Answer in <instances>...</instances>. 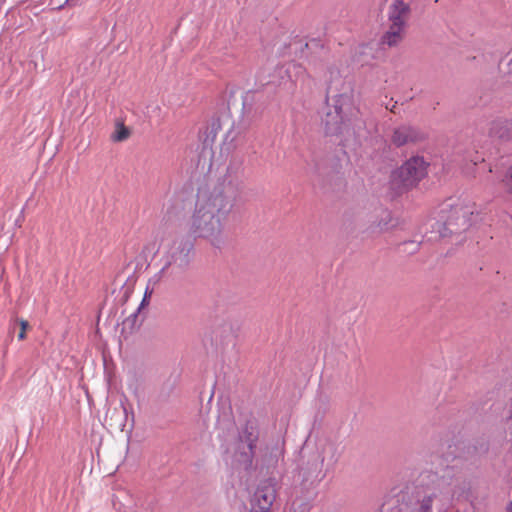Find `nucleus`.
<instances>
[{
  "mask_svg": "<svg viewBox=\"0 0 512 512\" xmlns=\"http://www.w3.org/2000/svg\"><path fill=\"white\" fill-rule=\"evenodd\" d=\"M237 196L238 186L226 178L208 193L199 195L192 215L191 233L195 237L209 239L213 246L219 248L223 244L224 222Z\"/></svg>",
  "mask_w": 512,
  "mask_h": 512,
  "instance_id": "nucleus-1",
  "label": "nucleus"
},
{
  "mask_svg": "<svg viewBox=\"0 0 512 512\" xmlns=\"http://www.w3.org/2000/svg\"><path fill=\"white\" fill-rule=\"evenodd\" d=\"M327 84L325 107L321 123L326 135L339 136L344 140L356 137L364 123L359 110L354 106L353 97L344 88V80L339 71L330 70Z\"/></svg>",
  "mask_w": 512,
  "mask_h": 512,
  "instance_id": "nucleus-2",
  "label": "nucleus"
},
{
  "mask_svg": "<svg viewBox=\"0 0 512 512\" xmlns=\"http://www.w3.org/2000/svg\"><path fill=\"white\" fill-rule=\"evenodd\" d=\"M477 209L474 202L463 197H450L439 206L437 220L432 225V232L439 238H455L461 242V235L475 222Z\"/></svg>",
  "mask_w": 512,
  "mask_h": 512,
  "instance_id": "nucleus-3",
  "label": "nucleus"
},
{
  "mask_svg": "<svg viewBox=\"0 0 512 512\" xmlns=\"http://www.w3.org/2000/svg\"><path fill=\"white\" fill-rule=\"evenodd\" d=\"M455 477V468H445L428 475L431 486L416 489L411 495H403V512H433V504L443 496L451 495L450 486Z\"/></svg>",
  "mask_w": 512,
  "mask_h": 512,
  "instance_id": "nucleus-4",
  "label": "nucleus"
},
{
  "mask_svg": "<svg viewBox=\"0 0 512 512\" xmlns=\"http://www.w3.org/2000/svg\"><path fill=\"white\" fill-rule=\"evenodd\" d=\"M194 256V242L190 237L175 238L161 258L163 263L161 269L149 282L153 280L156 283L161 278L180 279L190 268Z\"/></svg>",
  "mask_w": 512,
  "mask_h": 512,
  "instance_id": "nucleus-5",
  "label": "nucleus"
},
{
  "mask_svg": "<svg viewBox=\"0 0 512 512\" xmlns=\"http://www.w3.org/2000/svg\"><path fill=\"white\" fill-rule=\"evenodd\" d=\"M429 163L424 157L416 155L407 159L391 175V184L399 190L415 187L428 173Z\"/></svg>",
  "mask_w": 512,
  "mask_h": 512,
  "instance_id": "nucleus-6",
  "label": "nucleus"
},
{
  "mask_svg": "<svg viewBox=\"0 0 512 512\" xmlns=\"http://www.w3.org/2000/svg\"><path fill=\"white\" fill-rule=\"evenodd\" d=\"M259 434V426L255 419L247 420L238 432L236 457L246 470L253 465Z\"/></svg>",
  "mask_w": 512,
  "mask_h": 512,
  "instance_id": "nucleus-7",
  "label": "nucleus"
},
{
  "mask_svg": "<svg viewBox=\"0 0 512 512\" xmlns=\"http://www.w3.org/2000/svg\"><path fill=\"white\" fill-rule=\"evenodd\" d=\"M305 68L295 62H289L276 67L272 80L269 82L277 85H287L288 83H296L300 78H304Z\"/></svg>",
  "mask_w": 512,
  "mask_h": 512,
  "instance_id": "nucleus-8",
  "label": "nucleus"
},
{
  "mask_svg": "<svg viewBox=\"0 0 512 512\" xmlns=\"http://www.w3.org/2000/svg\"><path fill=\"white\" fill-rule=\"evenodd\" d=\"M328 448L331 451L332 455L325 465L324 472L322 471V468L324 467L325 458L321 453L316 454L313 463H308L310 465L308 467L309 474L312 475L313 473H316L315 478H317L319 481L323 480L326 477L327 473L331 469H333V467L335 466L339 459V456L337 455V448L335 447V445L329 444Z\"/></svg>",
  "mask_w": 512,
  "mask_h": 512,
  "instance_id": "nucleus-9",
  "label": "nucleus"
},
{
  "mask_svg": "<svg viewBox=\"0 0 512 512\" xmlns=\"http://www.w3.org/2000/svg\"><path fill=\"white\" fill-rule=\"evenodd\" d=\"M275 499L276 490L274 485L268 482H263L257 487L254 493L252 507L255 506L257 509L271 511V507Z\"/></svg>",
  "mask_w": 512,
  "mask_h": 512,
  "instance_id": "nucleus-10",
  "label": "nucleus"
},
{
  "mask_svg": "<svg viewBox=\"0 0 512 512\" xmlns=\"http://www.w3.org/2000/svg\"><path fill=\"white\" fill-rule=\"evenodd\" d=\"M425 134L415 127L402 125L396 128L392 135V142L397 147L404 146L408 143H416L422 141Z\"/></svg>",
  "mask_w": 512,
  "mask_h": 512,
  "instance_id": "nucleus-11",
  "label": "nucleus"
},
{
  "mask_svg": "<svg viewBox=\"0 0 512 512\" xmlns=\"http://www.w3.org/2000/svg\"><path fill=\"white\" fill-rule=\"evenodd\" d=\"M489 137L501 141L512 139V119L498 117L493 120L489 128Z\"/></svg>",
  "mask_w": 512,
  "mask_h": 512,
  "instance_id": "nucleus-12",
  "label": "nucleus"
},
{
  "mask_svg": "<svg viewBox=\"0 0 512 512\" xmlns=\"http://www.w3.org/2000/svg\"><path fill=\"white\" fill-rule=\"evenodd\" d=\"M410 13L409 4L403 0H394L389 7L388 17L391 24L397 23L401 27H405L406 18Z\"/></svg>",
  "mask_w": 512,
  "mask_h": 512,
  "instance_id": "nucleus-13",
  "label": "nucleus"
},
{
  "mask_svg": "<svg viewBox=\"0 0 512 512\" xmlns=\"http://www.w3.org/2000/svg\"><path fill=\"white\" fill-rule=\"evenodd\" d=\"M404 27L399 26L397 23L391 24L388 31L381 37V44L388 45L389 47L396 46L402 39V32Z\"/></svg>",
  "mask_w": 512,
  "mask_h": 512,
  "instance_id": "nucleus-14",
  "label": "nucleus"
},
{
  "mask_svg": "<svg viewBox=\"0 0 512 512\" xmlns=\"http://www.w3.org/2000/svg\"><path fill=\"white\" fill-rule=\"evenodd\" d=\"M219 129H220V123H219L218 119L213 120L211 125L206 127L205 138L203 139V145L205 147L212 145Z\"/></svg>",
  "mask_w": 512,
  "mask_h": 512,
  "instance_id": "nucleus-15",
  "label": "nucleus"
},
{
  "mask_svg": "<svg viewBox=\"0 0 512 512\" xmlns=\"http://www.w3.org/2000/svg\"><path fill=\"white\" fill-rule=\"evenodd\" d=\"M129 136V130L123 125H119L112 135V139L116 142H121L127 139Z\"/></svg>",
  "mask_w": 512,
  "mask_h": 512,
  "instance_id": "nucleus-16",
  "label": "nucleus"
},
{
  "mask_svg": "<svg viewBox=\"0 0 512 512\" xmlns=\"http://www.w3.org/2000/svg\"><path fill=\"white\" fill-rule=\"evenodd\" d=\"M140 311L138 309L123 321V329L133 330L137 326Z\"/></svg>",
  "mask_w": 512,
  "mask_h": 512,
  "instance_id": "nucleus-17",
  "label": "nucleus"
},
{
  "mask_svg": "<svg viewBox=\"0 0 512 512\" xmlns=\"http://www.w3.org/2000/svg\"><path fill=\"white\" fill-rule=\"evenodd\" d=\"M217 425L219 428L222 427L223 430L229 431L234 428L235 423L229 415H224L222 418L218 419Z\"/></svg>",
  "mask_w": 512,
  "mask_h": 512,
  "instance_id": "nucleus-18",
  "label": "nucleus"
},
{
  "mask_svg": "<svg viewBox=\"0 0 512 512\" xmlns=\"http://www.w3.org/2000/svg\"><path fill=\"white\" fill-rule=\"evenodd\" d=\"M152 294H153V289L150 288L149 284H148L145 289L142 301H141L140 305L138 306V311H141L143 308H145L146 306L149 305L150 298H151Z\"/></svg>",
  "mask_w": 512,
  "mask_h": 512,
  "instance_id": "nucleus-19",
  "label": "nucleus"
},
{
  "mask_svg": "<svg viewBox=\"0 0 512 512\" xmlns=\"http://www.w3.org/2000/svg\"><path fill=\"white\" fill-rule=\"evenodd\" d=\"M242 161L238 160V161H232L228 168H227V176L229 178L232 177V174H237L239 171L242 170Z\"/></svg>",
  "mask_w": 512,
  "mask_h": 512,
  "instance_id": "nucleus-20",
  "label": "nucleus"
},
{
  "mask_svg": "<svg viewBox=\"0 0 512 512\" xmlns=\"http://www.w3.org/2000/svg\"><path fill=\"white\" fill-rule=\"evenodd\" d=\"M473 448L476 455L481 456L488 452L489 444L486 441L482 440L481 442H479L478 446H474Z\"/></svg>",
  "mask_w": 512,
  "mask_h": 512,
  "instance_id": "nucleus-21",
  "label": "nucleus"
},
{
  "mask_svg": "<svg viewBox=\"0 0 512 512\" xmlns=\"http://www.w3.org/2000/svg\"><path fill=\"white\" fill-rule=\"evenodd\" d=\"M503 183L508 191L512 193V166L508 169L503 179Z\"/></svg>",
  "mask_w": 512,
  "mask_h": 512,
  "instance_id": "nucleus-22",
  "label": "nucleus"
},
{
  "mask_svg": "<svg viewBox=\"0 0 512 512\" xmlns=\"http://www.w3.org/2000/svg\"><path fill=\"white\" fill-rule=\"evenodd\" d=\"M19 324H20V332L18 334V339L19 340H24L25 337H26V330L27 328L29 327V323L28 321L24 320V319H20L19 320Z\"/></svg>",
  "mask_w": 512,
  "mask_h": 512,
  "instance_id": "nucleus-23",
  "label": "nucleus"
},
{
  "mask_svg": "<svg viewBox=\"0 0 512 512\" xmlns=\"http://www.w3.org/2000/svg\"><path fill=\"white\" fill-rule=\"evenodd\" d=\"M173 390V386L172 385H168L166 388H162L161 391L159 392V395H158V398L160 401H166L169 396H170V393L171 391Z\"/></svg>",
  "mask_w": 512,
  "mask_h": 512,
  "instance_id": "nucleus-24",
  "label": "nucleus"
},
{
  "mask_svg": "<svg viewBox=\"0 0 512 512\" xmlns=\"http://www.w3.org/2000/svg\"><path fill=\"white\" fill-rule=\"evenodd\" d=\"M389 222H390V215L389 213H385V217L382 218L380 220V222L378 223V227H379V230L382 232V231H386L389 229Z\"/></svg>",
  "mask_w": 512,
  "mask_h": 512,
  "instance_id": "nucleus-25",
  "label": "nucleus"
},
{
  "mask_svg": "<svg viewBox=\"0 0 512 512\" xmlns=\"http://www.w3.org/2000/svg\"><path fill=\"white\" fill-rule=\"evenodd\" d=\"M404 245L411 246V248L407 249V251L412 254L418 250L420 243L415 242V241H407V242H404Z\"/></svg>",
  "mask_w": 512,
  "mask_h": 512,
  "instance_id": "nucleus-26",
  "label": "nucleus"
},
{
  "mask_svg": "<svg viewBox=\"0 0 512 512\" xmlns=\"http://www.w3.org/2000/svg\"><path fill=\"white\" fill-rule=\"evenodd\" d=\"M396 104L397 102H395L391 107L389 105H386V109L390 110L392 113H396Z\"/></svg>",
  "mask_w": 512,
  "mask_h": 512,
  "instance_id": "nucleus-27",
  "label": "nucleus"
},
{
  "mask_svg": "<svg viewBox=\"0 0 512 512\" xmlns=\"http://www.w3.org/2000/svg\"><path fill=\"white\" fill-rule=\"evenodd\" d=\"M250 512H271V511H266V510H262V509H257L255 506H253Z\"/></svg>",
  "mask_w": 512,
  "mask_h": 512,
  "instance_id": "nucleus-28",
  "label": "nucleus"
},
{
  "mask_svg": "<svg viewBox=\"0 0 512 512\" xmlns=\"http://www.w3.org/2000/svg\"><path fill=\"white\" fill-rule=\"evenodd\" d=\"M314 173L321 174L319 166L316 164L313 168Z\"/></svg>",
  "mask_w": 512,
  "mask_h": 512,
  "instance_id": "nucleus-29",
  "label": "nucleus"
},
{
  "mask_svg": "<svg viewBox=\"0 0 512 512\" xmlns=\"http://www.w3.org/2000/svg\"><path fill=\"white\" fill-rule=\"evenodd\" d=\"M480 160H483V158H481L480 156H477V157H475L474 159H472L471 161H473V162H474V164H476V163H477L478 161H480Z\"/></svg>",
  "mask_w": 512,
  "mask_h": 512,
  "instance_id": "nucleus-30",
  "label": "nucleus"
},
{
  "mask_svg": "<svg viewBox=\"0 0 512 512\" xmlns=\"http://www.w3.org/2000/svg\"><path fill=\"white\" fill-rule=\"evenodd\" d=\"M510 72L512 73V59L509 61Z\"/></svg>",
  "mask_w": 512,
  "mask_h": 512,
  "instance_id": "nucleus-31",
  "label": "nucleus"
},
{
  "mask_svg": "<svg viewBox=\"0 0 512 512\" xmlns=\"http://www.w3.org/2000/svg\"><path fill=\"white\" fill-rule=\"evenodd\" d=\"M508 512H512V502L510 503V505L508 507Z\"/></svg>",
  "mask_w": 512,
  "mask_h": 512,
  "instance_id": "nucleus-32",
  "label": "nucleus"
},
{
  "mask_svg": "<svg viewBox=\"0 0 512 512\" xmlns=\"http://www.w3.org/2000/svg\"><path fill=\"white\" fill-rule=\"evenodd\" d=\"M69 0H66V2H68Z\"/></svg>",
  "mask_w": 512,
  "mask_h": 512,
  "instance_id": "nucleus-33",
  "label": "nucleus"
}]
</instances>
